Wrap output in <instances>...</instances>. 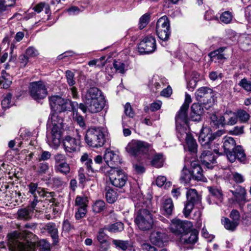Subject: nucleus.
I'll use <instances>...</instances> for the list:
<instances>
[{"mask_svg":"<svg viewBox=\"0 0 251 251\" xmlns=\"http://www.w3.org/2000/svg\"><path fill=\"white\" fill-rule=\"evenodd\" d=\"M105 229V227H103L99 230L97 239L100 244V248L104 251H107L109 248L108 236L104 232Z\"/></svg>","mask_w":251,"mask_h":251,"instance_id":"nucleus-24","label":"nucleus"},{"mask_svg":"<svg viewBox=\"0 0 251 251\" xmlns=\"http://www.w3.org/2000/svg\"><path fill=\"white\" fill-rule=\"evenodd\" d=\"M112 243L114 247L119 251H130L132 247V245L128 240L112 239Z\"/></svg>","mask_w":251,"mask_h":251,"instance_id":"nucleus-26","label":"nucleus"},{"mask_svg":"<svg viewBox=\"0 0 251 251\" xmlns=\"http://www.w3.org/2000/svg\"><path fill=\"white\" fill-rule=\"evenodd\" d=\"M38 172L40 174H45L49 170V166L48 163H40L38 165Z\"/></svg>","mask_w":251,"mask_h":251,"instance_id":"nucleus-62","label":"nucleus"},{"mask_svg":"<svg viewBox=\"0 0 251 251\" xmlns=\"http://www.w3.org/2000/svg\"><path fill=\"white\" fill-rule=\"evenodd\" d=\"M12 83L11 76L4 70L1 72L0 76V85H2L4 89H7Z\"/></svg>","mask_w":251,"mask_h":251,"instance_id":"nucleus-35","label":"nucleus"},{"mask_svg":"<svg viewBox=\"0 0 251 251\" xmlns=\"http://www.w3.org/2000/svg\"><path fill=\"white\" fill-rule=\"evenodd\" d=\"M220 20L225 24H229L232 19V15L231 12L225 11L220 16Z\"/></svg>","mask_w":251,"mask_h":251,"instance_id":"nucleus-51","label":"nucleus"},{"mask_svg":"<svg viewBox=\"0 0 251 251\" xmlns=\"http://www.w3.org/2000/svg\"><path fill=\"white\" fill-rule=\"evenodd\" d=\"M103 158L107 163L113 164L121 163V159L119 155L114 151L107 149L105 151Z\"/></svg>","mask_w":251,"mask_h":251,"instance_id":"nucleus-28","label":"nucleus"},{"mask_svg":"<svg viewBox=\"0 0 251 251\" xmlns=\"http://www.w3.org/2000/svg\"><path fill=\"white\" fill-rule=\"evenodd\" d=\"M198 232L191 228L187 232L183 233L180 237V241L184 244H194L198 240Z\"/></svg>","mask_w":251,"mask_h":251,"instance_id":"nucleus-22","label":"nucleus"},{"mask_svg":"<svg viewBox=\"0 0 251 251\" xmlns=\"http://www.w3.org/2000/svg\"><path fill=\"white\" fill-rule=\"evenodd\" d=\"M204 109L201 104L194 103L191 106V118L193 121H200Z\"/></svg>","mask_w":251,"mask_h":251,"instance_id":"nucleus-25","label":"nucleus"},{"mask_svg":"<svg viewBox=\"0 0 251 251\" xmlns=\"http://www.w3.org/2000/svg\"><path fill=\"white\" fill-rule=\"evenodd\" d=\"M125 114L130 118H132L134 115V113L132 110L130 104L129 103H126L125 106Z\"/></svg>","mask_w":251,"mask_h":251,"instance_id":"nucleus-63","label":"nucleus"},{"mask_svg":"<svg viewBox=\"0 0 251 251\" xmlns=\"http://www.w3.org/2000/svg\"><path fill=\"white\" fill-rule=\"evenodd\" d=\"M222 119L224 120V125H233L237 122V117L236 112L233 113L231 111L226 112L222 116Z\"/></svg>","mask_w":251,"mask_h":251,"instance_id":"nucleus-31","label":"nucleus"},{"mask_svg":"<svg viewBox=\"0 0 251 251\" xmlns=\"http://www.w3.org/2000/svg\"><path fill=\"white\" fill-rule=\"evenodd\" d=\"M208 190L213 196L215 197L218 199H220L222 198V193L219 189L212 187H208Z\"/></svg>","mask_w":251,"mask_h":251,"instance_id":"nucleus-64","label":"nucleus"},{"mask_svg":"<svg viewBox=\"0 0 251 251\" xmlns=\"http://www.w3.org/2000/svg\"><path fill=\"white\" fill-rule=\"evenodd\" d=\"M237 119L241 123L247 122L250 118V114L245 110L239 109L236 112Z\"/></svg>","mask_w":251,"mask_h":251,"instance_id":"nucleus-44","label":"nucleus"},{"mask_svg":"<svg viewBox=\"0 0 251 251\" xmlns=\"http://www.w3.org/2000/svg\"><path fill=\"white\" fill-rule=\"evenodd\" d=\"M230 192L234 196L236 201L239 204H244L246 202V192L244 188L238 186L236 189L234 190H230Z\"/></svg>","mask_w":251,"mask_h":251,"instance_id":"nucleus-27","label":"nucleus"},{"mask_svg":"<svg viewBox=\"0 0 251 251\" xmlns=\"http://www.w3.org/2000/svg\"><path fill=\"white\" fill-rule=\"evenodd\" d=\"M185 125L176 124V129L177 131L176 135L180 141L186 140L191 134L186 131L185 128L183 126Z\"/></svg>","mask_w":251,"mask_h":251,"instance_id":"nucleus-38","label":"nucleus"},{"mask_svg":"<svg viewBox=\"0 0 251 251\" xmlns=\"http://www.w3.org/2000/svg\"><path fill=\"white\" fill-rule=\"evenodd\" d=\"M193 227V224L188 221H182L179 219H173L170 225L171 231L176 235H182Z\"/></svg>","mask_w":251,"mask_h":251,"instance_id":"nucleus-13","label":"nucleus"},{"mask_svg":"<svg viewBox=\"0 0 251 251\" xmlns=\"http://www.w3.org/2000/svg\"><path fill=\"white\" fill-rule=\"evenodd\" d=\"M141 248L144 251H158V249L156 247L149 243H144L142 244Z\"/></svg>","mask_w":251,"mask_h":251,"instance_id":"nucleus-61","label":"nucleus"},{"mask_svg":"<svg viewBox=\"0 0 251 251\" xmlns=\"http://www.w3.org/2000/svg\"><path fill=\"white\" fill-rule=\"evenodd\" d=\"M187 201L183 209V214L187 217L191 212L195 204L201 201V197L195 189H190L186 192Z\"/></svg>","mask_w":251,"mask_h":251,"instance_id":"nucleus-12","label":"nucleus"},{"mask_svg":"<svg viewBox=\"0 0 251 251\" xmlns=\"http://www.w3.org/2000/svg\"><path fill=\"white\" fill-rule=\"evenodd\" d=\"M28 188L29 192L33 196L34 198H44L48 197L47 194H49L51 197H53L54 192H46L44 189L40 187H38V184L31 182L28 185Z\"/></svg>","mask_w":251,"mask_h":251,"instance_id":"nucleus-17","label":"nucleus"},{"mask_svg":"<svg viewBox=\"0 0 251 251\" xmlns=\"http://www.w3.org/2000/svg\"><path fill=\"white\" fill-rule=\"evenodd\" d=\"M50 105L51 109L52 110L51 113L53 112L56 113L55 111L59 112L65 111L73 110L75 111V107L77 105L75 102H72L69 99L62 98L59 96H52L49 98Z\"/></svg>","mask_w":251,"mask_h":251,"instance_id":"nucleus-5","label":"nucleus"},{"mask_svg":"<svg viewBox=\"0 0 251 251\" xmlns=\"http://www.w3.org/2000/svg\"><path fill=\"white\" fill-rule=\"evenodd\" d=\"M134 222L138 227L143 231L150 230L153 225L152 214L148 210L144 208L140 209L137 211Z\"/></svg>","mask_w":251,"mask_h":251,"instance_id":"nucleus-6","label":"nucleus"},{"mask_svg":"<svg viewBox=\"0 0 251 251\" xmlns=\"http://www.w3.org/2000/svg\"><path fill=\"white\" fill-rule=\"evenodd\" d=\"M223 133V131L218 130L213 134L209 128L203 127L202 128L199 135V142L204 149H211L212 141L216 137L221 136Z\"/></svg>","mask_w":251,"mask_h":251,"instance_id":"nucleus-10","label":"nucleus"},{"mask_svg":"<svg viewBox=\"0 0 251 251\" xmlns=\"http://www.w3.org/2000/svg\"><path fill=\"white\" fill-rule=\"evenodd\" d=\"M187 110L188 109H184L182 108V106L181 107L176 116V124L186 125L187 122Z\"/></svg>","mask_w":251,"mask_h":251,"instance_id":"nucleus-32","label":"nucleus"},{"mask_svg":"<svg viewBox=\"0 0 251 251\" xmlns=\"http://www.w3.org/2000/svg\"><path fill=\"white\" fill-rule=\"evenodd\" d=\"M185 141L189 151L192 153L196 152L198 146L196 141L194 139L193 136L191 135L186 138Z\"/></svg>","mask_w":251,"mask_h":251,"instance_id":"nucleus-42","label":"nucleus"},{"mask_svg":"<svg viewBox=\"0 0 251 251\" xmlns=\"http://www.w3.org/2000/svg\"><path fill=\"white\" fill-rule=\"evenodd\" d=\"M105 206V203L103 201L98 200L93 205V210L96 213H100L102 211Z\"/></svg>","mask_w":251,"mask_h":251,"instance_id":"nucleus-48","label":"nucleus"},{"mask_svg":"<svg viewBox=\"0 0 251 251\" xmlns=\"http://www.w3.org/2000/svg\"><path fill=\"white\" fill-rule=\"evenodd\" d=\"M86 212V207H78L77 211L75 214V217L77 220L80 219L85 216Z\"/></svg>","mask_w":251,"mask_h":251,"instance_id":"nucleus-60","label":"nucleus"},{"mask_svg":"<svg viewBox=\"0 0 251 251\" xmlns=\"http://www.w3.org/2000/svg\"><path fill=\"white\" fill-rule=\"evenodd\" d=\"M192 177L191 171L184 167L181 172L180 177L181 182L184 184H187L189 182Z\"/></svg>","mask_w":251,"mask_h":251,"instance_id":"nucleus-43","label":"nucleus"},{"mask_svg":"<svg viewBox=\"0 0 251 251\" xmlns=\"http://www.w3.org/2000/svg\"><path fill=\"white\" fill-rule=\"evenodd\" d=\"M156 41L152 36L144 37L138 45V51L142 54L153 52L156 49Z\"/></svg>","mask_w":251,"mask_h":251,"instance_id":"nucleus-14","label":"nucleus"},{"mask_svg":"<svg viewBox=\"0 0 251 251\" xmlns=\"http://www.w3.org/2000/svg\"><path fill=\"white\" fill-rule=\"evenodd\" d=\"M222 224L226 229L231 232L234 231L239 225L236 222H234L228 218H224L222 219Z\"/></svg>","mask_w":251,"mask_h":251,"instance_id":"nucleus-37","label":"nucleus"},{"mask_svg":"<svg viewBox=\"0 0 251 251\" xmlns=\"http://www.w3.org/2000/svg\"><path fill=\"white\" fill-rule=\"evenodd\" d=\"M162 155L161 154H155L151 161V165L156 168H159L162 166Z\"/></svg>","mask_w":251,"mask_h":251,"instance_id":"nucleus-47","label":"nucleus"},{"mask_svg":"<svg viewBox=\"0 0 251 251\" xmlns=\"http://www.w3.org/2000/svg\"><path fill=\"white\" fill-rule=\"evenodd\" d=\"M33 210L29 207L21 208L17 212L18 218L20 220H28L31 219Z\"/></svg>","mask_w":251,"mask_h":251,"instance_id":"nucleus-34","label":"nucleus"},{"mask_svg":"<svg viewBox=\"0 0 251 251\" xmlns=\"http://www.w3.org/2000/svg\"><path fill=\"white\" fill-rule=\"evenodd\" d=\"M151 146L148 143L138 140H132L126 148V151L133 156L146 154L151 151Z\"/></svg>","mask_w":251,"mask_h":251,"instance_id":"nucleus-7","label":"nucleus"},{"mask_svg":"<svg viewBox=\"0 0 251 251\" xmlns=\"http://www.w3.org/2000/svg\"><path fill=\"white\" fill-rule=\"evenodd\" d=\"M38 50L33 47H29L25 51V54L29 57H34L38 55Z\"/></svg>","mask_w":251,"mask_h":251,"instance_id":"nucleus-57","label":"nucleus"},{"mask_svg":"<svg viewBox=\"0 0 251 251\" xmlns=\"http://www.w3.org/2000/svg\"><path fill=\"white\" fill-rule=\"evenodd\" d=\"M108 137V133L106 128L102 127H91L87 130L85 140L89 146L98 148L104 145Z\"/></svg>","mask_w":251,"mask_h":251,"instance_id":"nucleus-2","label":"nucleus"},{"mask_svg":"<svg viewBox=\"0 0 251 251\" xmlns=\"http://www.w3.org/2000/svg\"><path fill=\"white\" fill-rule=\"evenodd\" d=\"M9 248L12 251H35V247L24 233L17 231L9 234Z\"/></svg>","mask_w":251,"mask_h":251,"instance_id":"nucleus-3","label":"nucleus"},{"mask_svg":"<svg viewBox=\"0 0 251 251\" xmlns=\"http://www.w3.org/2000/svg\"><path fill=\"white\" fill-rule=\"evenodd\" d=\"M108 173L112 185L118 188H122L125 186L127 178L121 170L115 167H111Z\"/></svg>","mask_w":251,"mask_h":251,"instance_id":"nucleus-11","label":"nucleus"},{"mask_svg":"<svg viewBox=\"0 0 251 251\" xmlns=\"http://www.w3.org/2000/svg\"><path fill=\"white\" fill-rule=\"evenodd\" d=\"M132 200L136 208L141 206L142 204H144V198L141 193H138L137 196H133Z\"/></svg>","mask_w":251,"mask_h":251,"instance_id":"nucleus-53","label":"nucleus"},{"mask_svg":"<svg viewBox=\"0 0 251 251\" xmlns=\"http://www.w3.org/2000/svg\"><path fill=\"white\" fill-rule=\"evenodd\" d=\"M100 98H104L101 95V91L96 87L90 88L87 91L85 95V101H90L100 99Z\"/></svg>","mask_w":251,"mask_h":251,"instance_id":"nucleus-29","label":"nucleus"},{"mask_svg":"<svg viewBox=\"0 0 251 251\" xmlns=\"http://www.w3.org/2000/svg\"><path fill=\"white\" fill-rule=\"evenodd\" d=\"M156 32L158 38L163 41H167L171 34L169 20L166 16L159 18L156 23Z\"/></svg>","mask_w":251,"mask_h":251,"instance_id":"nucleus-9","label":"nucleus"},{"mask_svg":"<svg viewBox=\"0 0 251 251\" xmlns=\"http://www.w3.org/2000/svg\"><path fill=\"white\" fill-rule=\"evenodd\" d=\"M212 96V90L207 87H201L196 92L197 100L203 104L210 101Z\"/></svg>","mask_w":251,"mask_h":251,"instance_id":"nucleus-15","label":"nucleus"},{"mask_svg":"<svg viewBox=\"0 0 251 251\" xmlns=\"http://www.w3.org/2000/svg\"><path fill=\"white\" fill-rule=\"evenodd\" d=\"M225 49L226 48L225 47H221L217 50L211 52L209 53V56L212 60L220 62L225 59L224 54L223 53Z\"/></svg>","mask_w":251,"mask_h":251,"instance_id":"nucleus-36","label":"nucleus"},{"mask_svg":"<svg viewBox=\"0 0 251 251\" xmlns=\"http://www.w3.org/2000/svg\"><path fill=\"white\" fill-rule=\"evenodd\" d=\"M222 116L218 118L217 116L213 114L210 117L211 119V126L213 127H219L220 125H224V120L222 119Z\"/></svg>","mask_w":251,"mask_h":251,"instance_id":"nucleus-46","label":"nucleus"},{"mask_svg":"<svg viewBox=\"0 0 251 251\" xmlns=\"http://www.w3.org/2000/svg\"><path fill=\"white\" fill-rule=\"evenodd\" d=\"M238 84L247 92H251V81L248 80L247 78L242 79Z\"/></svg>","mask_w":251,"mask_h":251,"instance_id":"nucleus-50","label":"nucleus"},{"mask_svg":"<svg viewBox=\"0 0 251 251\" xmlns=\"http://www.w3.org/2000/svg\"><path fill=\"white\" fill-rule=\"evenodd\" d=\"M29 93L35 100L44 99L48 94V91L44 82L38 81L31 82L28 87Z\"/></svg>","mask_w":251,"mask_h":251,"instance_id":"nucleus-8","label":"nucleus"},{"mask_svg":"<svg viewBox=\"0 0 251 251\" xmlns=\"http://www.w3.org/2000/svg\"><path fill=\"white\" fill-rule=\"evenodd\" d=\"M54 170L57 173L66 175L70 172V167L66 162H63L62 163L55 164Z\"/></svg>","mask_w":251,"mask_h":251,"instance_id":"nucleus-39","label":"nucleus"},{"mask_svg":"<svg viewBox=\"0 0 251 251\" xmlns=\"http://www.w3.org/2000/svg\"><path fill=\"white\" fill-rule=\"evenodd\" d=\"M202 152L200 156V160L204 166H206L208 169H212L213 164L216 163V159L213 155L212 151L207 150L208 149H204L202 147ZM212 150L211 149H210Z\"/></svg>","mask_w":251,"mask_h":251,"instance_id":"nucleus-16","label":"nucleus"},{"mask_svg":"<svg viewBox=\"0 0 251 251\" xmlns=\"http://www.w3.org/2000/svg\"><path fill=\"white\" fill-rule=\"evenodd\" d=\"M105 191V198L107 201L110 203L115 202L117 199V193L110 187H106Z\"/></svg>","mask_w":251,"mask_h":251,"instance_id":"nucleus-40","label":"nucleus"},{"mask_svg":"<svg viewBox=\"0 0 251 251\" xmlns=\"http://www.w3.org/2000/svg\"><path fill=\"white\" fill-rule=\"evenodd\" d=\"M125 64L120 60H115L113 63V67L115 71L121 74L125 73Z\"/></svg>","mask_w":251,"mask_h":251,"instance_id":"nucleus-52","label":"nucleus"},{"mask_svg":"<svg viewBox=\"0 0 251 251\" xmlns=\"http://www.w3.org/2000/svg\"><path fill=\"white\" fill-rule=\"evenodd\" d=\"M223 147L227 159L230 162H234L236 159L241 162L245 161L246 155L243 147L240 145L236 146V142L232 137H225Z\"/></svg>","mask_w":251,"mask_h":251,"instance_id":"nucleus-1","label":"nucleus"},{"mask_svg":"<svg viewBox=\"0 0 251 251\" xmlns=\"http://www.w3.org/2000/svg\"><path fill=\"white\" fill-rule=\"evenodd\" d=\"M57 117V113L54 112L50 113L49 116V119L51 121L52 127L50 135L47 136V142L49 145L53 149H57L59 146L61 136V130L62 127L61 121H60V119L56 121Z\"/></svg>","mask_w":251,"mask_h":251,"instance_id":"nucleus-4","label":"nucleus"},{"mask_svg":"<svg viewBox=\"0 0 251 251\" xmlns=\"http://www.w3.org/2000/svg\"><path fill=\"white\" fill-rule=\"evenodd\" d=\"M45 8L46 13H48L50 11V6L48 4L44 2H40L34 7L33 9L35 11L39 13L43 8Z\"/></svg>","mask_w":251,"mask_h":251,"instance_id":"nucleus-54","label":"nucleus"},{"mask_svg":"<svg viewBox=\"0 0 251 251\" xmlns=\"http://www.w3.org/2000/svg\"><path fill=\"white\" fill-rule=\"evenodd\" d=\"M51 157L50 152L46 151H42L41 153L38 155L37 160L39 162L45 161L49 159Z\"/></svg>","mask_w":251,"mask_h":251,"instance_id":"nucleus-55","label":"nucleus"},{"mask_svg":"<svg viewBox=\"0 0 251 251\" xmlns=\"http://www.w3.org/2000/svg\"><path fill=\"white\" fill-rule=\"evenodd\" d=\"M12 94L8 93L1 101V105L3 108H8L10 107Z\"/></svg>","mask_w":251,"mask_h":251,"instance_id":"nucleus-56","label":"nucleus"},{"mask_svg":"<svg viewBox=\"0 0 251 251\" xmlns=\"http://www.w3.org/2000/svg\"><path fill=\"white\" fill-rule=\"evenodd\" d=\"M105 228L111 232H121L124 229V225L123 223L118 222L109 225Z\"/></svg>","mask_w":251,"mask_h":251,"instance_id":"nucleus-41","label":"nucleus"},{"mask_svg":"<svg viewBox=\"0 0 251 251\" xmlns=\"http://www.w3.org/2000/svg\"><path fill=\"white\" fill-rule=\"evenodd\" d=\"M84 162L88 171H90L92 172H94L98 171V167L95 166V164H93L91 158L88 159V160L85 161Z\"/></svg>","mask_w":251,"mask_h":251,"instance_id":"nucleus-58","label":"nucleus"},{"mask_svg":"<svg viewBox=\"0 0 251 251\" xmlns=\"http://www.w3.org/2000/svg\"><path fill=\"white\" fill-rule=\"evenodd\" d=\"M150 239L153 245L161 247L163 245L164 243L167 240V236L165 233L159 231H154L151 233Z\"/></svg>","mask_w":251,"mask_h":251,"instance_id":"nucleus-21","label":"nucleus"},{"mask_svg":"<svg viewBox=\"0 0 251 251\" xmlns=\"http://www.w3.org/2000/svg\"><path fill=\"white\" fill-rule=\"evenodd\" d=\"M87 202L88 200L86 197L77 196L75 199V205L78 206V207H86Z\"/></svg>","mask_w":251,"mask_h":251,"instance_id":"nucleus-49","label":"nucleus"},{"mask_svg":"<svg viewBox=\"0 0 251 251\" xmlns=\"http://www.w3.org/2000/svg\"><path fill=\"white\" fill-rule=\"evenodd\" d=\"M105 100L104 98L100 99L85 101L88 110L92 113H97L101 110L104 106Z\"/></svg>","mask_w":251,"mask_h":251,"instance_id":"nucleus-19","label":"nucleus"},{"mask_svg":"<svg viewBox=\"0 0 251 251\" xmlns=\"http://www.w3.org/2000/svg\"><path fill=\"white\" fill-rule=\"evenodd\" d=\"M174 208V204L171 199L168 198L163 201L161 209L163 210L164 215H171L172 214Z\"/></svg>","mask_w":251,"mask_h":251,"instance_id":"nucleus-33","label":"nucleus"},{"mask_svg":"<svg viewBox=\"0 0 251 251\" xmlns=\"http://www.w3.org/2000/svg\"><path fill=\"white\" fill-rule=\"evenodd\" d=\"M150 15L146 13L141 17L139 21V28L142 29L145 28L150 22Z\"/></svg>","mask_w":251,"mask_h":251,"instance_id":"nucleus-45","label":"nucleus"},{"mask_svg":"<svg viewBox=\"0 0 251 251\" xmlns=\"http://www.w3.org/2000/svg\"><path fill=\"white\" fill-rule=\"evenodd\" d=\"M191 173L194 179L202 182L207 181L206 178L203 175L202 168L197 161L191 162Z\"/></svg>","mask_w":251,"mask_h":251,"instance_id":"nucleus-18","label":"nucleus"},{"mask_svg":"<svg viewBox=\"0 0 251 251\" xmlns=\"http://www.w3.org/2000/svg\"><path fill=\"white\" fill-rule=\"evenodd\" d=\"M79 145V141L70 136H66L63 139V146L67 154L75 152Z\"/></svg>","mask_w":251,"mask_h":251,"instance_id":"nucleus-20","label":"nucleus"},{"mask_svg":"<svg viewBox=\"0 0 251 251\" xmlns=\"http://www.w3.org/2000/svg\"><path fill=\"white\" fill-rule=\"evenodd\" d=\"M66 76L67 80V83L70 86H72L70 89L72 92V96L74 98H76L77 97V89L74 85L75 83L74 78V74L71 71L67 70L66 72Z\"/></svg>","mask_w":251,"mask_h":251,"instance_id":"nucleus-30","label":"nucleus"},{"mask_svg":"<svg viewBox=\"0 0 251 251\" xmlns=\"http://www.w3.org/2000/svg\"><path fill=\"white\" fill-rule=\"evenodd\" d=\"M43 228L50 234L54 244L58 242V231L55 223H48L45 225Z\"/></svg>","mask_w":251,"mask_h":251,"instance_id":"nucleus-23","label":"nucleus"},{"mask_svg":"<svg viewBox=\"0 0 251 251\" xmlns=\"http://www.w3.org/2000/svg\"><path fill=\"white\" fill-rule=\"evenodd\" d=\"M229 217L231 220L239 224L240 215L238 211L234 209L232 210L229 214Z\"/></svg>","mask_w":251,"mask_h":251,"instance_id":"nucleus-59","label":"nucleus"}]
</instances>
